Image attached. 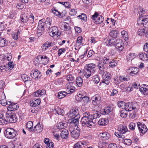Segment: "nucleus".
Segmentation results:
<instances>
[{
	"label": "nucleus",
	"mask_w": 148,
	"mask_h": 148,
	"mask_svg": "<svg viewBox=\"0 0 148 148\" xmlns=\"http://www.w3.org/2000/svg\"><path fill=\"white\" fill-rule=\"evenodd\" d=\"M108 120L106 118H101L98 121V124L99 125L105 126L108 123Z\"/></svg>",
	"instance_id": "393cba45"
},
{
	"label": "nucleus",
	"mask_w": 148,
	"mask_h": 148,
	"mask_svg": "<svg viewBox=\"0 0 148 148\" xmlns=\"http://www.w3.org/2000/svg\"><path fill=\"white\" fill-rule=\"evenodd\" d=\"M145 30L144 29L141 27L139 29L138 31V35L140 36H142L145 33Z\"/></svg>",
	"instance_id": "13d9d810"
},
{
	"label": "nucleus",
	"mask_w": 148,
	"mask_h": 148,
	"mask_svg": "<svg viewBox=\"0 0 148 148\" xmlns=\"http://www.w3.org/2000/svg\"><path fill=\"white\" fill-rule=\"evenodd\" d=\"M91 99L93 101H96L97 103V102L101 100V98L99 95L97 94L92 97Z\"/></svg>",
	"instance_id": "79ce46f5"
},
{
	"label": "nucleus",
	"mask_w": 148,
	"mask_h": 148,
	"mask_svg": "<svg viewBox=\"0 0 148 148\" xmlns=\"http://www.w3.org/2000/svg\"><path fill=\"white\" fill-rule=\"evenodd\" d=\"M30 75L32 78L35 79L39 78L41 76L40 72L37 69L32 70Z\"/></svg>",
	"instance_id": "ddd939ff"
},
{
	"label": "nucleus",
	"mask_w": 148,
	"mask_h": 148,
	"mask_svg": "<svg viewBox=\"0 0 148 148\" xmlns=\"http://www.w3.org/2000/svg\"><path fill=\"white\" fill-rule=\"evenodd\" d=\"M72 84V82H70L66 85V88L67 94H69L73 92L75 89L74 86H71Z\"/></svg>",
	"instance_id": "4468645a"
},
{
	"label": "nucleus",
	"mask_w": 148,
	"mask_h": 148,
	"mask_svg": "<svg viewBox=\"0 0 148 148\" xmlns=\"http://www.w3.org/2000/svg\"><path fill=\"white\" fill-rule=\"evenodd\" d=\"M140 59L143 61H145L147 60L148 57L147 55L144 53H142L139 54Z\"/></svg>",
	"instance_id": "f704fd0d"
},
{
	"label": "nucleus",
	"mask_w": 148,
	"mask_h": 148,
	"mask_svg": "<svg viewBox=\"0 0 148 148\" xmlns=\"http://www.w3.org/2000/svg\"><path fill=\"white\" fill-rule=\"evenodd\" d=\"M139 9L140 11L139 16H139L137 23L138 25H143L144 27L148 28V15L142 16L143 14L145 13V10L141 7H139Z\"/></svg>",
	"instance_id": "f03ea898"
},
{
	"label": "nucleus",
	"mask_w": 148,
	"mask_h": 148,
	"mask_svg": "<svg viewBox=\"0 0 148 148\" xmlns=\"http://www.w3.org/2000/svg\"><path fill=\"white\" fill-rule=\"evenodd\" d=\"M82 100V102L84 103L85 105L89 103L90 102V98L86 96V95H85V96H83Z\"/></svg>",
	"instance_id": "4c0bfd02"
},
{
	"label": "nucleus",
	"mask_w": 148,
	"mask_h": 148,
	"mask_svg": "<svg viewBox=\"0 0 148 148\" xmlns=\"http://www.w3.org/2000/svg\"><path fill=\"white\" fill-rule=\"evenodd\" d=\"M97 66L99 69L106 67V65H105V64L101 62H99Z\"/></svg>",
	"instance_id": "774afa93"
},
{
	"label": "nucleus",
	"mask_w": 148,
	"mask_h": 148,
	"mask_svg": "<svg viewBox=\"0 0 148 148\" xmlns=\"http://www.w3.org/2000/svg\"><path fill=\"white\" fill-rule=\"evenodd\" d=\"M83 117L81 118V122L83 126L92 128L95 123V121L92 119L91 115L88 112H86L83 114Z\"/></svg>",
	"instance_id": "f257e3e1"
},
{
	"label": "nucleus",
	"mask_w": 148,
	"mask_h": 148,
	"mask_svg": "<svg viewBox=\"0 0 148 148\" xmlns=\"http://www.w3.org/2000/svg\"><path fill=\"white\" fill-rule=\"evenodd\" d=\"M14 67V64L13 61L9 62L6 66V68L10 70L13 69Z\"/></svg>",
	"instance_id": "a18cd8bd"
},
{
	"label": "nucleus",
	"mask_w": 148,
	"mask_h": 148,
	"mask_svg": "<svg viewBox=\"0 0 148 148\" xmlns=\"http://www.w3.org/2000/svg\"><path fill=\"white\" fill-rule=\"evenodd\" d=\"M67 94V93L65 91H60L58 93L57 97L59 99H62L66 96Z\"/></svg>",
	"instance_id": "ea45409f"
},
{
	"label": "nucleus",
	"mask_w": 148,
	"mask_h": 148,
	"mask_svg": "<svg viewBox=\"0 0 148 148\" xmlns=\"http://www.w3.org/2000/svg\"><path fill=\"white\" fill-rule=\"evenodd\" d=\"M115 41L114 39H109L106 40L105 43L108 46H112L115 44Z\"/></svg>",
	"instance_id": "7c9ffc66"
},
{
	"label": "nucleus",
	"mask_w": 148,
	"mask_h": 148,
	"mask_svg": "<svg viewBox=\"0 0 148 148\" xmlns=\"http://www.w3.org/2000/svg\"><path fill=\"white\" fill-rule=\"evenodd\" d=\"M66 79L68 81H73L74 79V77L71 74L67 75L66 77Z\"/></svg>",
	"instance_id": "680f3d73"
},
{
	"label": "nucleus",
	"mask_w": 148,
	"mask_h": 148,
	"mask_svg": "<svg viewBox=\"0 0 148 148\" xmlns=\"http://www.w3.org/2000/svg\"><path fill=\"white\" fill-rule=\"evenodd\" d=\"M2 93L1 99L0 100V103L3 106H5L6 105L10 104H9L10 103V101L7 102L5 99V96L3 92Z\"/></svg>",
	"instance_id": "b1692460"
},
{
	"label": "nucleus",
	"mask_w": 148,
	"mask_h": 148,
	"mask_svg": "<svg viewBox=\"0 0 148 148\" xmlns=\"http://www.w3.org/2000/svg\"><path fill=\"white\" fill-rule=\"evenodd\" d=\"M115 44L116 47L119 51H122L124 48L123 43L121 39H116L115 41Z\"/></svg>",
	"instance_id": "9b49d317"
},
{
	"label": "nucleus",
	"mask_w": 148,
	"mask_h": 148,
	"mask_svg": "<svg viewBox=\"0 0 148 148\" xmlns=\"http://www.w3.org/2000/svg\"><path fill=\"white\" fill-rule=\"evenodd\" d=\"M67 126V123L65 121H63L62 122L59 123L57 124V128L59 129H64L66 128Z\"/></svg>",
	"instance_id": "5701e85b"
},
{
	"label": "nucleus",
	"mask_w": 148,
	"mask_h": 148,
	"mask_svg": "<svg viewBox=\"0 0 148 148\" xmlns=\"http://www.w3.org/2000/svg\"><path fill=\"white\" fill-rule=\"evenodd\" d=\"M118 106L122 109H125L126 103L125 102L122 101H119L117 103Z\"/></svg>",
	"instance_id": "c03bdc74"
},
{
	"label": "nucleus",
	"mask_w": 148,
	"mask_h": 148,
	"mask_svg": "<svg viewBox=\"0 0 148 148\" xmlns=\"http://www.w3.org/2000/svg\"><path fill=\"white\" fill-rule=\"evenodd\" d=\"M128 73L130 75H136L138 72V69L137 67H132L127 69Z\"/></svg>",
	"instance_id": "2eb2a0df"
},
{
	"label": "nucleus",
	"mask_w": 148,
	"mask_h": 148,
	"mask_svg": "<svg viewBox=\"0 0 148 148\" xmlns=\"http://www.w3.org/2000/svg\"><path fill=\"white\" fill-rule=\"evenodd\" d=\"M138 128L140 132L142 134L145 133L147 130L146 126L140 122H138L137 124Z\"/></svg>",
	"instance_id": "f8f14e48"
},
{
	"label": "nucleus",
	"mask_w": 148,
	"mask_h": 148,
	"mask_svg": "<svg viewBox=\"0 0 148 148\" xmlns=\"http://www.w3.org/2000/svg\"><path fill=\"white\" fill-rule=\"evenodd\" d=\"M95 64L93 63H91L88 64L84 68L88 70V71H90L92 73V74H93L95 72Z\"/></svg>",
	"instance_id": "aec40b11"
},
{
	"label": "nucleus",
	"mask_w": 148,
	"mask_h": 148,
	"mask_svg": "<svg viewBox=\"0 0 148 148\" xmlns=\"http://www.w3.org/2000/svg\"><path fill=\"white\" fill-rule=\"evenodd\" d=\"M100 138L103 140L106 141L110 137V135L109 133L107 132H103L100 134Z\"/></svg>",
	"instance_id": "6ab92c4d"
},
{
	"label": "nucleus",
	"mask_w": 148,
	"mask_h": 148,
	"mask_svg": "<svg viewBox=\"0 0 148 148\" xmlns=\"http://www.w3.org/2000/svg\"><path fill=\"white\" fill-rule=\"evenodd\" d=\"M20 34L19 31H18L17 32H14L12 34V36L14 40H17L18 38V35Z\"/></svg>",
	"instance_id": "864d4df0"
},
{
	"label": "nucleus",
	"mask_w": 148,
	"mask_h": 148,
	"mask_svg": "<svg viewBox=\"0 0 148 148\" xmlns=\"http://www.w3.org/2000/svg\"><path fill=\"white\" fill-rule=\"evenodd\" d=\"M29 19V15L27 14H24L21 15L20 19L21 22L24 23H26Z\"/></svg>",
	"instance_id": "4be33fe9"
},
{
	"label": "nucleus",
	"mask_w": 148,
	"mask_h": 148,
	"mask_svg": "<svg viewBox=\"0 0 148 148\" xmlns=\"http://www.w3.org/2000/svg\"><path fill=\"white\" fill-rule=\"evenodd\" d=\"M69 132L66 129L62 130L61 133V137L63 139H66L68 137Z\"/></svg>",
	"instance_id": "c756f323"
},
{
	"label": "nucleus",
	"mask_w": 148,
	"mask_h": 148,
	"mask_svg": "<svg viewBox=\"0 0 148 148\" xmlns=\"http://www.w3.org/2000/svg\"><path fill=\"white\" fill-rule=\"evenodd\" d=\"M6 40L4 38H2L0 40V46L3 47L5 45Z\"/></svg>",
	"instance_id": "338daca9"
},
{
	"label": "nucleus",
	"mask_w": 148,
	"mask_h": 148,
	"mask_svg": "<svg viewBox=\"0 0 148 148\" xmlns=\"http://www.w3.org/2000/svg\"><path fill=\"white\" fill-rule=\"evenodd\" d=\"M140 90L144 95H146L147 92L148 91V85L145 84L142 85L140 88Z\"/></svg>",
	"instance_id": "a878e982"
},
{
	"label": "nucleus",
	"mask_w": 148,
	"mask_h": 148,
	"mask_svg": "<svg viewBox=\"0 0 148 148\" xmlns=\"http://www.w3.org/2000/svg\"><path fill=\"white\" fill-rule=\"evenodd\" d=\"M71 136L75 138H77L79 136V131L74 130L71 132Z\"/></svg>",
	"instance_id": "473e14b6"
},
{
	"label": "nucleus",
	"mask_w": 148,
	"mask_h": 148,
	"mask_svg": "<svg viewBox=\"0 0 148 148\" xmlns=\"http://www.w3.org/2000/svg\"><path fill=\"white\" fill-rule=\"evenodd\" d=\"M16 131L14 129L10 128H7L4 132L5 136L9 139L14 138L16 136Z\"/></svg>",
	"instance_id": "0eeeda50"
},
{
	"label": "nucleus",
	"mask_w": 148,
	"mask_h": 148,
	"mask_svg": "<svg viewBox=\"0 0 148 148\" xmlns=\"http://www.w3.org/2000/svg\"><path fill=\"white\" fill-rule=\"evenodd\" d=\"M103 20V17L101 15H99L95 23L96 24H99L102 23Z\"/></svg>",
	"instance_id": "a19ab883"
},
{
	"label": "nucleus",
	"mask_w": 148,
	"mask_h": 148,
	"mask_svg": "<svg viewBox=\"0 0 148 148\" xmlns=\"http://www.w3.org/2000/svg\"><path fill=\"white\" fill-rule=\"evenodd\" d=\"M83 73L84 76L87 78H88L92 75H93L90 71H88L85 68L83 71Z\"/></svg>",
	"instance_id": "bb28decb"
},
{
	"label": "nucleus",
	"mask_w": 148,
	"mask_h": 148,
	"mask_svg": "<svg viewBox=\"0 0 148 148\" xmlns=\"http://www.w3.org/2000/svg\"><path fill=\"white\" fill-rule=\"evenodd\" d=\"M85 95H86V93L85 92H81L80 93H79L77 96V97L79 98L78 100H80L81 99L82 100L83 96H85Z\"/></svg>",
	"instance_id": "4d7b16f0"
},
{
	"label": "nucleus",
	"mask_w": 148,
	"mask_h": 148,
	"mask_svg": "<svg viewBox=\"0 0 148 148\" xmlns=\"http://www.w3.org/2000/svg\"><path fill=\"white\" fill-rule=\"evenodd\" d=\"M28 130L30 132H32L33 128V124L32 121H29L27 122L26 124Z\"/></svg>",
	"instance_id": "c9c22d12"
},
{
	"label": "nucleus",
	"mask_w": 148,
	"mask_h": 148,
	"mask_svg": "<svg viewBox=\"0 0 148 148\" xmlns=\"http://www.w3.org/2000/svg\"><path fill=\"white\" fill-rule=\"evenodd\" d=\"M5 117L6 119H7L8 121H9L10 123H12L16 122L17 119L16 114L12 112L10 114L7 113L6 114Z\"/></svg>",
	"instance_id": "1a4fd4ad"
},
{
	"label": "nucleus",
	"mask_w": 148,
	"mask_h": 148,
	"mask_svg": "<svg viewBox=\"0 0 148 148\" xmlns=\"http://www.w3.org/2000/svg\"><path fill=\"white\" fill-rule=\"evenodd\" d=\"M59 27L61 30L66 31L69 35H71L72 34L71 28L68 23L64 22H60Z\"/></svg>",
	"instance_id": "6e6552de"
},
{
	"label": "nucleus",
	"mask_w": 148,
	"mask_h": 148,
	"mask_svg": "<svg viewBox=\"0 0 148 148\" xmlns=\"http://www.w3.org/2000/svg\"><path fill=\"white\" fill-rule=\"evenodd\" d=\"M40 103V99H37L30 103V106L32 107H36L38 106Z\"/></svg>",
	"instance_id": "58836bf2"
},
{
	"label": "nucleus",
	"mask_w": 148,
	"mask_h": 148,
	"mask_svg": "<svg viewBox=\"0 0 148 148\" xmlns=\"http://www.w3.org/2000/svg\"><path fill=\"white\" fill-rule=\"evenodd\" d=\"M77 17L85 21H87V17L86 14H84L82 13L81 15L78 16Z\"/></svg>",
	"instance_id": "bf43d9fd"
},
{
	"label": "nucleus",
	"mask_w": 148,
	"mask_h": 148,
	"mask_svg": "<svg viewBox=\"0 0 148 148\" xmlns=\"http://www.w3.org/2000/svg\"><path fill=\"white\" fill-rule=\"evenodd\" d=\"M101 114H102L101 112H100L99 111H96L95 113L93 114V115L90 114V115H92V119L93 120V121H94L95 123L96 121L94 120V119L99 118L101 116Z\"/></svg>",
	"instance_id": "2f4dec72"
},
{
	"label": "nucleus",
	"mask_w": 148,
	"mask_h": 148,
	"mask_svg": "<svg viewBox=\"0 0 148 148\" xmlns=\"http://www.w3.org/2000/svg\"><path fill=\"white\" fill-rule=\"evenodd\" d=\"M103 79H110L111 78V75L109 72L107 71L101 75Z\"/></svg>",
	"instance_id": "72a5a7b5"
},
{
	"label": "nucleus",
	"mask_w": 148,
	"mask_h": 148,
	"mask_svg": "<svg viewBox=\"0 0 148 148\" xmlns=\"http://www.w3.org/2000/svg\"><path fill=\"white\" fill-rule=\"evenodd\" d=\"M8 122L7 119H5L4 117L3 114H0V124L4 125L7 124Z\"/></svg>",
	"instance_id": "c85d7f7f"
},
{
	"label": "nucleus",
	"mask_w": 148,
	"mask_h": 148,
	"mask_svg": "<svg viewBox=\"0 0 148 148\" xmlns=\"http://www.w3.org/2000/svg\"><path fill=\"white\" fill-rule=\"evenodd\" d=\"M136 57V55L134 53H130L127 56V59L128 61H131Z\"/></svg>",
	"instance_id": "09e8293b"
},
{
	"label": "nucleus",
	"mask_w": 148,
	"mask_h": 148,
	"mask_svg": "<svg viewBox=\"0 0 148 148\" xmlns=\"http://www.w3.org/2000/svg\"><path fill=\"white\" fill-rule=\"evenodd\" d=\"M67 115L69 118L71 119L75 117L77 119L79 118L80 117L78 109L75 107L72 108L67 114Z\"/></svg>",
	"instance_id": "423d86ee"
},
{
	"label": "nucleus",
	"mask_w": 148,
	"mask_h": 148,
	"mask_svg": "<svg viewBox=\"0 0 148 148\" xmlns=\"http://www.w3.org/2000/svg\"><path fill=\"white\" fill-rule=\"evenodd\" d=\"M42 130V126L40 123H39L34 127L32 132H34L36 133H38L41 132Z\"/></svg>",
	"instance_id": "412c9836"
},
{
	"label": "nucleus",
	"mask_w": 148,
	"mask_h": 148,
	"mask_svg": "<svg viewBox=\"0 0 148 148\" xmlns=\"http://www.w3.org/2000/svg\"><path fill=\"white\" fill-rule=\"evenodd\" d=\"M9 106L8 107V110L10 111L15 110H17L18 108V106L16 103H9Z\"/></svg>",
	"instance_id": "a211bd4d"
},
{
	"label": "nucleus",
	"mask_w": 148,
	"mask_h": 148,
	"mask_svg": "<svg viewBox=\"0 0 148 148\" xmlns=\"http://www.w3.org/2000/svg\"><path fill=\"white\" fill-rule=\"evenodd\" d=\"M12 58V56L11 53H8L5 54L4 55H0V59L1 60H7L8 61H10Z\"/></svg>",
	"instance_id": "f3484780"
},
{
	"label": "nucleus",
	"mask_w": 148,
	"mask_h": 148,
	"mask_svg": "<svg viewBox=\"0 0 148 148\" xmlns=\"http://www.w3.org/2000/svg\"><path fill=\"white\" fill-rule=\"evenodd\" d=\"M112 110V108L110 107H105L101 111V114L103 115L108 114Z\"/></svg>",
	"instance_id": "cd10ccee"
},
{
	"label": "nucleus",
	"mask_w": 148,
	"mask_h": 148,
	"mask_svg": "<svg viewBox=\"0 0 148 148\" xmlns=\"http://www.w3.org/2000/svg\"><path fill=\"white\" fill-rule=\"evenodd\" d=\"M99 69V71H98V73L99 74L101 75L106 72V67L105 68H101Z\"/></svg>",
	"instance_id": "69168bd1"
},
{
	"label": "nucleus",
	"mask_w": 148,
	"mask_h": 148,
	"mask_svg": "<svg viewBox=\"0 0 148 148\" xmlns=\"http://www.w3.org/2000/svg\"><path fill=\"white\" fill-rule=\"evenodd\" d=\"M83 82L82 78L79 77H77L76 79V83L78 87L81 86Z\"/></svg>",
	"instance_id": "e433bc0d"
},
{
	"label": "nucleus",
	"mask_w": 148,
	"mask_h": 148,
	"mask_svg": "<svg viewBox=\"0 0 148 148\" xmlns=\"http://www.w3.org/2000/svg\"><path fill=\"white\" fill-rule=\"evenodd\" d=\"M21 77L23 81L25 82L28 81H31L30 78L26 74H24L21 75Z\"/></svg>",
	"instance_id": "8fccbe9b"
},
{
	"label": "nucleus",
	"mask_w": 148,
	"mask_h": 148,
	"mask_svg": "<svg viewBox=\"0 0 148 148\" xmlns=\"http://www.w3.org/2000/svg\"><path fill=\"white\" fill-rule=\"evenodd\" d=\"M79 118L77 119L75 118H73L71 119V121L70 123L71 124H74L75 126L77 125L78 123V119Z\"/></svg>",
	"instance_id": "3c124183"
},
{
	"label": "nucleus",
	"mask_w": 148,
	"mask_h": 148,
	"mask_svg": "<svg viewBox=\"0 0 148 148\" xmlns=\"http://www.w3.org/2000/svg\"><path fill=\"white\" fill-rule=\"evenodd\" d=\"M118 34V32L116 30L112 31L110 33V35L114 38H116Z\"/></svg>",
	"instance_id": "49530a36"
},
{
	"label": "nucleus",
	"mask_w": 148,
	"mask_h": 148,
	"mask_svg": "<svg viewBox=\"0 0 148 148\" xmlns=\"http://www.w3.org/2000/svg\"><path fill=\"white\" fill-rule=\"evenodd\" d=\"M126 110H122L121 111L120 115L121 117L124 118L127 117V114L126 113Z\"/></svg>",
	"instance_id": "e2e57ef3"
},
{
	"label": "nucleus",
	"mask_w": 148,
	"mask_h": 148,
	"mask_svg": "<svg viewBox=\"0 0 148 148\" xmlns=\"http://www.w3.org/2000/svg\"><path fill=\"white\" fill-rule=\"evenodd\" d=\"M109 64L110 67L113 68L116 66L117 65L116 61V60H112L110 62Z\"/></svg>",
	"instance_id": "6e6d98bb"
},
{
	"label": "nucleus",
	"mask_w": 148,
	"mask_h": 148,
	"mask_svg": "<svg viewBox=\"0 0 148 148\" xmlns=\"http://www.w3.org/2000/svg\"><path fill=\"white\" fill-rule=\"evenodd\" d=\"M49 33V35L51 36L57 35L59 36L60 34V33L58 31V28L55 26L50 28Z\"/></svg>",
	"instance_id": "9d476101"
},
{
	"label": "nucleus",
	"mask_w": 148,
	"mask_h": 148,
	"mask_svg": "<svg viewBox=\"0 0 148 148\" xmlns=\"http://www.w3.org/2000/svg\"><path fill=\"white\" fill-rule=\"evenodd\" d=\"M50 19L49 18H47L46 19V21L45 22V19H42L40 20L38 23V30L37 32L38 33L39 35H41L42 32L44 29V27L47 28H49L51 25Z\"/></svg>",
	"instance_id": "7ed1b4c3"
},
{
	"label": "nucleus",
	"mask_w": 148,
	"mask_h": 148,
	"mask_svg": "<svg viewBox=\"0 0 148 148\" xmlns=\"http://www.w3.org/2000/svg\"><path fill=\"white\" fill-rule=\"evenodd\" d=\"M51 46V44L50 43H49V42H46L42 46V50L43 51H45Z\"/></svg>",
	"instance_id": "de8ad7c7"
},
{
	"label": "nucleus",
	"mask_w": 148,
	"mask_h": 148,
	"mask_svg": "<svg viewBox=\"0 0 148 148\" xmlns=\"http://www.w3.org/2000/svg\"><path fill=\"white\" fill-rule=\"evenodd\" d=\"M118 130L119 132H115V135L118 138H125V136L123 134H125L127 131V127L124 125H119L118 127Z\"/></svg>",
	"instance_id": "20e7f679"
},
{
	"label": "nucleus",
	"mask_w": 148,
	"mask_h": 148,
	"mask_svg": "<svg viewBox=\"0 0 148 148\" xmlns=\"http://www.w3.org/2000/svg\"><path fill=\"white\" fill-rule=\"evenodd\" d=\"M130 79L129 78L125 77L124 76H120L119 77V80L120 82H124L125 81H128Z\"/></svg>",
	"instance_id": "0e129e2a"
},
{
	"label": "nucleus",
	"mask_w": 148,
	"mask_h": 148,
	"mask_svg": "<svg viewBox=\"0 0 148 148\" xmlns=\"http://www.w3.org/2000/svg\"><path fill=\"white\" fill-rule=\"evenodd\" d=\"M138 106L137 103L128 102L125 105V109L126 111H130L133 110L135 112L138 111Z\"/></svg>",
	"instance_id": "39448f33"
},
{
	"label": "nucleus",
	"mask_w": 148,
	"mask_h": 148,
	"mask_svg": "<svg viewBox=\"0 0 148 148\" xmlns=\"http://www.w3.org/2000/svg\"><path fill=\"white\" fill-rule=\"evenodd\" d=\"M46 93L45 90L42 89V90H36L34 93V95L35 97H40L41 96H43L45 95Z\"/></svg>",
	"instance_id": "dca6fc26"
},
{
	"label": "nucleus",
	"mask_w": 148,
	"mask_h": 148,
	"mask_svg": "<svg viewBox=\"0 0 148 148\" xmlns=\"http://www.w3.org/2000/svg\"><path fill=\"white\" fill-rule=\"evenodd\" d=\"M121 34L122 37L124 40L126 41L127 40L128 38V33L125 31L123 30L121 32Z\"/></svg>",
	"instance_id": "37998d69"
},
{
	"label": "nucleus",
	"mask_w": 148,
	"mask_h": 148,
	"mask_svg": "<svg viewBox=\"0 0 148 148\" xmlns=\"http://www.w3.org/2000/svg\"><path fill=\"white\" fill-rule=\"evenodd\" d=\"M136 127V124L135 123L131 122L129 125V128L132 130H134L135 129Z\"/></svg>",
	"instance_id": "052dcab7"
},
{
	"label": "nucleus",
	"mask_w": 148,
	"mask_h": 148,
	"mask_svg": "<svg viewBox=\"0 0 148 148\" xmlns=\"http://www.w3.org/2000/svg\"><path fill=\"white\" fill-rule=\"evenodd\" d=\"M55 110L56 113L58 115H63L64 111L62 109L60 108H57Z\"/></svg>",
	"instance_id": "5fc2aeb1"
},
{
	"label": "nucleus",
	"mask_w": 148,
	"mask_h": 148,
	"mask_svg": "<svg viewBox=\"0 0 148 148\" xmlns=\"http://www.w3.org/2000/svg\"><path fill=\"white\" fill-rule=\"evenodd\" d=\"M123 143L128 145H130L132 143L131 140L129 139H125L123 140Z\"/></svg>",
	"instance_id": "603ef678"
}]
</instances>
